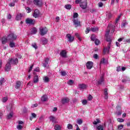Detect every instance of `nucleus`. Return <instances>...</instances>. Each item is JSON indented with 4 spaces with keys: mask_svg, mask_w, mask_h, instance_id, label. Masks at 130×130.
Wrapping results in <instances>:
<instances>
[{
    "mask_svg": "<svg viewBox=\"0 0 130 130\" xmlns=\"http://www.w3.org/2000/svg\"><path fill=\"white\" fill-rule=\"evenodd\" d=\"M17 63H18V58H16L13 59V58H10L5 66V70L6 72H9V71L11 70V67L12 64H17Z\"/></svg>",
    "mask_w": 130,
    "mask_h": 130,
    "instance_id": "nucleus-1",
    "label": "nucleus"
},
{
    "mask_svg": "<svg viewBox=\"0 0 130 130\" xmlns=\"http://www.w3.org/2000/svg\"><path fill=\"white\" fill-rule=\"evenodd\" d=\"M76 4H80V7L83 10H86L87 9V6L88 3L87 0H76Z\"/></svg>",
    "mask_w": 130,
    "mask_h": 130,
    "instance_id": "nucleus-2",
    "label": "nucleus"
},
{
    "mask_svg": "<svg viewBox=\"0 0 130 130\" xmlns=\"http://www.w3.org/2000/svg\"><path fill=\"white\" fill-rule=\"evenodd\" d=\"M110 29H111V33H114V31H115V26L114 25H112L111 24H109L107 27V31L106 32L105 36L107 37L109 34L110 33Z\"/></svg>",
    "mask_w": 130,
    "mask_h": 130,
    "instance_id": "nucleus-3",
    "label": "nucleus"
},
{
    "mask_svg": "<svg viewBox=\"0 0 130 130\" xmlns=\"http://www.w3.org/2000/svg\"><path fill=\"white\" fill-rule=\"evenodd\" d=\"M8 40L12 41L17 39V36L14 34H11L7 36Z\"/></svg>",
    "mask_w": 130,
    "mask_h": 130,
    "instance_id": "nucleus-4",
    "label": "nucleus"
},
{
    "mask_svg": "<svg viewBox=\"0 0 130 130\" xmlns=\"http://www.w3.org/2000/svg\"><path fill=\"white\" fill-rule=\"evenodd\" d=\"M40 35L41 36H44L45 34H46L48 32L47 28L46 27H40Z\"/></svg>",
    "mask_w": 130,
    "mask_h": 130,
    "instance_id": "nucleus-5",
    "label": "nucleus"
},
{
    "mask_svg": "<svg viewBox=\"0 0 130 130\" xmlns=\"http://www.w3.org/2000/svg\"><path fill=\"white\" fill-rule=\"evenodd\" d=\"M25 23L26 24H29V25H34L35 20L31 18H27L25 19Z\"/></svg>",
    "mask_w": 130,
    "mask_h": 130,
    "instance_id": "nucleus-6",
    "label": "nucleus"
},
{
    "mask_svg": "<svg viewBox=\"0 0 130 130\" xmlns=\"http://www.w3.org/2000/svg\"><path fill=\"white\" fill-rule=\"evenodd\" d=\"M66 37L67 39H68V41L69 42H73L74 40H75V37H72V35L71 34H68L66 35Z\"/></svg>",
    "mask_w": 130,
    "mask_h": 130,
    "instance_id": "nucleus-7",
    "label": "nucleus"
},
{
    "mask_svg": "<svg viewBox=\"0 0 130 130\" xmlns=\"http://www.w3.org/2000/svg\"><path fill=\"white\" fill-rule=\"evenodd\" d=\"M93 62L92 61H87L86 63V68L88 70H91V69L93 68Z\"/></svg>",
    "mask_w": 130,
    "mask_h": 130,
    "instance_id": "nucleus-8",
    "label": "nucleus"
},
{
    "mask_svg": "<svg viewBox=\"0 0 130 130\" xmlns=\"http://www.w3.org/2000/svg\"><path fill=\"white\" fill-rule=\"evenodd\" d=\"M104 83V74L100 77V79L98 81V84L99 85H102Z\"/></svg>",
    "mask_w": 130,
    "mask_h": 130,
    "instance_id": "nucleus-9",
    "label": "nucleus"
},
{
    "mask_svg": "<svg viewBox=\"0 0 130 130\" xmlns=\"http://www.w3.org/2000/svg\"><path fill=\"white\" fill-rule=\"evenodd\" d=\"M40 15V11H39L38 9L35 10L33 14V17H34V18H38Z\"/></svg>",
    "mask_w": 130,
    "mask_h": 130,
    "instance_id": "nucleus-10",
    "label": "nucleus"
},
{
    "mask_svg": "<svg viewBox=\"0 0 130 130\" xmlns=\"http://www.w3.org/2000/svg\"><path fill=\"white\" fill-rule=\"evenodd\" d=\"M73 23L75 27H79V26H81V22L78 20V19H74L73 20Z\"/></svg>",
    "mask_w": 130,
    "mask_h": 130,
    "instance_id": "nucleus-11",
    "label": "nucleus"
},
{
    "mask_svg": "<svg viewBox=\"0 0 130 130\" xmlns=\"http://www.w3.org/2000/svg\"><path fill=\"white\" fill-rule=\"evenodd\" d=\"M34 3L38 7H41L43 5L42 2L40 0H34Z\"/></svg>",
    "mask_w": 130,
    "mask_h": 130,
    "instance_id": "nucleus-12",
    "label": "nucleus"
},
{
    "mask_svg": "<svg viewBox=\"0 0 130 130\" xmlns=\"http://www.w3.org/2000/svg\"><path fill=\"white\" fill-rule=\"evenodd\" d=\"M67 51L66 50H62L60 53V55L62 57H64V58H67L68 57L67 56Z\"/></svg>",
    "mask_w": 130,
    "mask_h": 130,
    "instance_id": "nucleus-13",
    "label": "nucleus"
},
{
    "mask_svg": "<svg viewBox=\"0 0 130 130\" xmlns=\"http://www.w3.org/2000/svg\"><path fill=\"white\" fill-rule=\"evenodd\" d=\"M87 85L85 84H79L78 85V88L80 90H85V89H87Z\"/></svg>",
    "mask_w": 130,
    "mask_h": 130,
    "instance_id": "nucleus-14",
    "label": "nucleus"
},
{
    "mask_svg": "<svg viewBox=\"0 0 130 130\" xmlns=\"http://www.w3.org/2000/svg\"><path fill=\"white\" fill-rule=\"evenodd\" d=\"M62 104H67V103H69L70 102V99L68 98H64L61 100Z\"/></svg>",
    "mask_w": 130,
    "mask_h": 130,
    "instance_id": "nucleus-15",
    "label": "nucleus"
},
{
    "mask_svg": "<svg viewBox=\"0 0 130 130\" xmlns=\"http://www.w3.org/2000/svg\"><path fill=\"white\" fill-rule=\"evenodd\" d=\"M109 49H110V43L108 45L107 48H105L104 49V54H105L106 52L109 53Z\"/></svg>",
    "mask_w": 130,
    "mask_h": 130,
    "instance_id": "nucleus-16",
    "label": "nucleus"
},
{
    "mask_svg": "<svg viewBox=\"0 0 130 130\" xmlns=\"http://www.w3.org/2000/svg\"><path fill=\"white\" fill-rule=\"evenodd\" d=\"M50 121H52L53 123L56 122V118L53 116H51L49 117Z\"/></svg>",
    "mask_w": 130,
    "mask_h": 130,
    "instance_id": "nucleus-17",
    "label": "nucleus"
},
{
    "mask_svg": "<svg viewBox=\"0 0 130 130\" xmlns=\"http://www.w3.org/2000/svg\"><path fill=\"white\" fill-rule=\"evenodd\" d=\"M48 61H49V58H46L45 62L43 63V67H44V68H47V66H48Z\"/></svg>",
    "mask_w": 130,
    "mask_h": 130,
    "instance_id": "nucleus-18",
    "label": "nucleus"
},
{
    "mask_svg": "<svg viewBox=\"0 0 130 130\" xmlns=\"http://www.w3.org/2000/svg\"><path fill=\"white\" fill-rule=\"evenodd\" d=\"M8 40H8V37H7V38L3 37L2 39V44H6V43H7V42H8Z\"/></svg>",
    "mask_w": 130,
    "mask_h": 130,
    "instance_id": "nucleus-19",
    "label": "nucleus"
},
{
    "mask_svg": "<svg viewBox=\"0 0 130 130\" xmlns=\"http://www.w3.org/2000/svg\"><path fill=\"white\" fill-rule=\"evenodd\" d=\"M47 99H48V98H47V95H44L42 96L41 101H42L43 102H45L46 101H47Z\"/></svg>",
    "mask_w": 130,
    "mask_h": 130,
    "instance_id": "nucleus-20",
    "label": "nucleus"
},
{
    "mask_svg": "<svg viewBox=\"0 0 130 130\" xmlns=\"http://www.w3.org/2000/svg\"><path fill=\"white\" fill-rule=\"evenodd\" d=\"M39 81V78L38 76L37 75H36L34 77V83L35 84H36L37 83H38Z\"/></svg>",
    "mask_w": 130,
    "mask_h": 130,
    "instance_id": "nucleus-21",
    "label": "nucleus"
},
{
    "mask_svg": "<svg viewBox=\"0 0 130 130\" xmlns=\"http://www.w3.org/2000/svg\"><path fill=\"white\" fill-rule=\"evenodd\" d=\"M107 88L105 89L104 95H105V99H108V92H107Z\"/></svg>",
    "mask_w": 130,
    "mask_h": 130,
    "instance_id": "nucleus-22",
    "label": "nucleus"
},
{
    "mask_svg": "<svg viewBox=\"0 0 130 130\" xmlns=\"http://www.w3.org/2000/svg\"><path fill=\"white\" fill-rule=\"evenodd\" d=\"M20 87H21V82L17 81L16 82V85H15L16 89H19Z\"/></svg>",
    "mask_w": 130,
    "mask_h": 130,
    "instance_id": "nucleus-23",
    "label": "nucleus"
},
{
    "mask_svg": "<svg viewBox=\"0 0 130 130\" xmlns=\"http://www.w3.org/2000/svg\"><path fill=\"white\" fill-rule=\"evenodd\" d=\"M41 40L43 44H44V45H45V44H47L48 41L47 39H46V38L41 39Z\"/></svg>",
    "mask_w": 130,
    "mask_h": 130,
    "instance_id": "nucleus-24",
    "label": "nucleus"
},
{
    "mask_svg": "<svg viewBox=\"0 0 130 130\" xmlns=\"http://www.w3.org/2000/svg\"><path fill=\"white\" fill-rule=\"evenodd\" d=\"M22 19V14H18L16 16V20L17 21H20Z\"/></svg>",
    "mask_w": 130,
    "mask_h": 130,
    "instance_id": "nucleus-25",
    "label": "nucleus"
},
{
    "mask_svg": "<svg viewBox=\"0 0 130 130\" xmlns=\"http://www.w3.org/2000/svg\"><path fill=\"white\" fill-rule=\"evenodd\" d=\"M65 9L67 10H71L72 9V5L71 4H67L64 6Z\"/></svg>",
    "mask_w": 130,
    "mask_h": 130,
    "instance_id": "nucleus-26",
    "label": "nucleus"
},
{
    "mask_svg": "<svg viewBox=\"0 0 130 130\" xmlns=\"http://www.w3.org/2000/svg\"><path fill=\"white\" fill-rule=\"evenodd\" d=\"M10 47H16V44L14 42H11L9 44Z\"/></svg>",
    "mask_w": 130,
    "mask_h": 130,
    "instance_id": "nucleus-27",
    "label": "nucleus"
},
{
    "mask_svg": "<svg viewBox=\"0 0 130 130\" xmlns=\"http://www.w3.org/2000/svg\"><path fill=\"white\" fill-rule=\"evenodd\" d=\"M37 33V29L34 27L31 29V34H36Z\"/></svg>",
    "mask_w": 130,
    "mask_h": 130,
    "instance_id": "nucleus-28",
    "label": "nucleus"
},
{
    "mask_svg": "<svg viewBox=\"0 0 130 130\" xmlns=\"http://www.w3.org/2000/svg\"><path fill=\"white\" fill-rule=\"evenodd\" d=\"M43 80L45 83H48V82H49V78H48V77L45 76L43 78Z\"/></svg>",
    "mask_w": 130,
    "mask_h": 130,
    "instance_id": "nucleus-29",
    "label": "nucleus"
},
{
    "mask_svg": "<svg viewBox=\"0 0 130 130\" xmlns=\"http://www.w3.org/2000/svg\"><path fill=\"white\" fill-rule=\"evenodd\" d=\"M98 123H100V120L99 119H96L95 121H94L93 122V124H98Z\"/></svg>",
    "mask_w": 130,
    "mask_h": 130,
    "instance_id": "nucleus-30",
    "label": "nucleus"
},
{
    "mask_svg": "<svg viewBox=\"0 0 130 130\" xmlns=\"http://www.w3.org/2000/svg\"><path fill=\"white\" fill-rule=\"evenodd\" d=\"M106 37L107 38V41L109 42L108 45H109V44H110V45H111V39H110L109 36Z\"/></svg>",
    "mask_w": 130,
    "mask_h": 130,
    "instance_id": "nucleus-31",
    "label": "nucleus"
},
{
    "mask_svg": "<svg viewBox=\"0 0 130 130\" xmlns=\"http://www.w3.org/2000/svg\"><path fill=\"white\" fill-rule=\"evenodd\" d=\"M98 130H104V128L103 127V125H100L97 127Z\"/></svg>",
    "mask_w": 130,
    "mask_h": 130,
    "instance_id": "nucleus-32",
    "label": "nucleus"
},
{
    "mask_svg": "<svg viewBox=\"0 0 130 130\" xmlns=\"http://www.w3.org/2000/svg\"><path fill=\"white\" fill-rule=\"evenodd\" d=\"M13 114H14V113H13V112L10 113L8 115V116H7L8 119H10V118H12V117H13Z\"/></svg>",
    "mask_w": 130,
    "mask_h": 130,
    "instance_id": "nucleus-33",
    "label": "nucleus"
},
{
    "mask_svg": "<svg viewBox=\"0 0 130 130\" xmlns=\"http://www.w3.org/2000/svg\"><path fill=\"white\" fill-rule=\"evenodd\" d=\"M67 84H68V85H70V86H72L73 85V84H74V80H70L68 82Z\"/></svg>",
    "mask_w": 130,
    "mask_h": 130,
    "instance_id": "nucleus-34",
    "label": "nucleus"
},
{
    "mask_svg": "<svg viewBox=\"0 0 130 130\" xmlns=\"http://www.w3.org/2000/svg\"><path fill=\"white\" fill-rule=\"evenodd\" d=\"M54 129L55 130H60V126L59 125H55L54 126Z\"/></svg>",
    "mask_w": 130,
    "mask_h": 130,
    "instance_id": "nucleus-35",
    "label": "nucleus"
},
{
    "mask_svg": "<svg viewBox=\"0 0 130 130\" xmlns=\"http://www.w3.org/2000/svg\"><path fill=\"white\" fill-rule=\"evenodd\" d=\"M91 40H92V41H95V40H96V38L95 37V35H92L90 38Z\"/></svg>",
    "mask_w": 130,
    "mask_h": 130,
    "instance_id": "nucleus-36",
    "label": "nucleus"
},
{
    "mask_svg": "<svg viewBox=\"0 0 130 130\" xmlns=\"http://www.w3.org/2000/svg\"><path fill=\"white\" fill-rule=\"evenodd\" d=\"M67 128L68 129H73V125L71 124H68L67 125Z\"/></svg>",
    "mask_w": 130,
    "mask_h": 130,
    "instance_id": "nucleus-37",
    "label": "nucleus"
},
{
    "mask_svg": "<svg viewBox=\"0 0 130 130\" xmlns=\"http://www.w3.org/2000/svg\"><path fill=\"white\" fill-rule=\"evenodd\" d=\"M94 41L95 45H99V44L100 43V41H99V40L98 39H95V40Z\"/></svg>",
    "mask_w": 130,
    "mask_h": 130,
    "instance_id": "nucleus-38",
    "label": "nucleus"
},
{
    "mask_svg": "<svg viewBox=\"0 0 130 130\" xmlns=\"http://www.w3.org/2000/svg\"><path fill=\"white\" fill-rule=\"evenodd\" d=\"M91 31H92V32H96V31H97V30H98V28H96V27H91V28L90 29Z\"/></svg>",
    "mask_w": 130,
    "mask_h": 130,
    "instance_id": "nucleus-39",
    "label": "nucleus"
},
{
    "mask_svg": "<svg viewBox=\"0 0 130 130\" xmlns=\"http://www.w3.org/2000/svg\"><path fill=\"white\" fill-rule=\"evenodd\" d=\"M16 127L17 129L21 130L22 129V128H23V126H22L21 125H17Z\"/></svg>",
    "mask_w": 130,
    "mask_h": 130,
    "instance_id": "nucleus-40",
    "label": "nucleus"
},
{
    "mask_svg": "<svg viewBox=\"0 0 130 130\" xmlns=\"http://www.w3.org/2000/svg\"><path fill=\"white\" fill-rule=\"evenodd\" d=\"M79 17V14L77 13H74L73 14V18L75 19V18H78Z\"/></svg>",
    "mask_w": 130,
    "mask_h": 130,
    "instance_id": "nucleus-41",
    "label": "nucleus"
},
{
    "mask_svg": "<svg viewBox=\"0 0 130 130\" xmlns=\"http://www.w3.org/2000/svg\"><path fill=\"white\" fill-rule=\"evenodd\" d=\"M87 99L89 101H91L93 99V97L92 96V95H91V94H89L88 96Z\"/></svg>",
    "mask_w": 130,
    "mask_h": 130,
    "instance_id": "nucleus-42",
    "label": "nucleus"
},
{
    "mask_svg": "<svg viewBox=\"0 0 130 130\" xmlns=\"http://www.w3.org/2000/svg\"><path fill=\"white\" fill-rule=\"evenodd\" d=\"M60 73H61V76H67V75L66 71H61L60 72Z\"/></svg>",
    "mask_w": 130,
    "mask_h": 130,
    "instance_id": "nucleus-43",
    "label": "nucleus"
},
{
    "mask_svg": "<svg viewBox=\"0 0 130 130\" xmlns=\"http://www.w3.org/2000/svg\"><path fill=\"white\" fill-rule=\"evenodd\" d=\"M77 123L78 124H82L83 123V120H82V119H78L77 120Z\"/></svg>",
    "mask_w": 130,
    "mask_h": 130,
    "instance_id": "nucleus-44",
    "label": "nucleus"
},
{
    "mask_svg": "<svg viewBox=\"0 0 130 130\" xmlns=\"http://www.w3.org/2000/svg\"><path fill=\"white\" fill-rule=\"evenodd\" d=\"M3 83H5V79L2 78L0 80V85H3Z\"/></svg>",
    "mask_w": 130,
    "mask_h": 130,
    "instance_id": "nucleus-45",
    "label": "nucleus"
},
{
    "mask_svg": "<svg viewBox=\"0 0 130 130\" xmlns=\"http://www.w3.org/2000/svg\"><path fill=\"white\" fill-rule=\"evenodd\" d=\"M117 121L119 122H123V121H124V120H123V119L118 118H117Z\"/></svg>",
    "mask_w": 130,
    "mask_h": 130,
    "instance_id": "nucleus-46",
    "label": "nucleus"
},
{
    "mask_svg": "<svg viewBox=\"0 0 130 130\" xmlns=\"http://www.w3.org/2000/svg\"><path fill=\"white\" fill-rule=\"evenodd\" d=\"M25 9L26 10V12H27V13H31V9L30 8L26 7Z\"/></svg>",
    "mask_w": 130,
    "mask_h": 130,
    "instance_id": "nucleus-47",
    "label": "nucleus"
},
{
    "mask_svg": "<svg viewBox=\"0 0 130 130\" xmlns=\"http://www.w3.org/2000/svg\"><path fill=\"white\" fill-rule=\"evenodd\" d=\"M32 46L34 47V48H35V49H37V45L36 43L32 44Z\"/></svg>",
    "mask_w": 130,
    "mask_h": 130,
    "instance_id": "nucleus-48",
    "label": "nucleus"
},
{
    "mask_svg": "<svg viewBox=\"0 0 130 130\" xmlns=\"http://www.w3.org/2000/svg\"><path fill=\"white\" fill-rule=\"evenodd\" d=\"M8 101V98L5 97L3 99V102L5 103V102H7Z\"/></svg>",
    "mask_w": 130,
    "mask_h": 130,
    "instance_id": "nucleus-49",
    "label": "nucleus"
},
{
    "mask_svg": "<svg viewBox=\"0 0 130 130\" xmlns=\"http://www.w3.org/2000/svg\"><path fill=\"white\" fill-rule=\"evenodd\" d=\"M87 103H88V102L87 101V100H84L83 101H82V104L83 105H86V104H87Z\"/></svg>",
    "mask_w": 130,
    "mask_h": 130,
    "instance_id": "nucleus-50",
    "label": "nucleus"
},
{
    "mask_svg": "<svg viewBox=\"0 0 130 130\" xmlns=\"http://www.w3.org/2000/svg\"><path fill=\"white\" fill-rule=\"evenodd\" d=\"M127 24V22H126V21H124L122 24V26L123 27H125V26H126Z\"/></svg>",
    "mask_w": 130,
    "mask_h": 130,
    "instance_id": "nucleus-51",
    "label": "nucleus"
},
{
    "mask_svg": "<svg viewBox=\"0 0 130 130\" xmlns=\"http://www.w3.org/2000/svg\"><path fill=\"white\" fill-rule=\"evenodd\" d=\"M10 7H15V1L14 2H12L11 3L9 4Z\"/></svg>",
    "mask_w": 130,
    "mask_h": 130,
    "instance_id": "nucleus-52",
    "label": "nucleus"
},
{
    "mask_svg": "<svg viewBox=\"0 0 130 130\" xmlns=\"http://www.w3.org/2000/svg\"><path fill=\"white\" fill-rule=\"evenodd\" d=\"M123 128V125H120L118 126V129H122Z\"/></svg>",
    "mask_w": 130,
    "mask_h": 130,
    "instance_id": "nucleus-53",
    "label": "nucleus"
},
{
    "mask_svg": "<svg viewBox=\"0 0 130 130\" xmlns=\"http://www.w3.org/2000/svg\"><path fill=\"white\" fill-rule=\"evenodd\" d=\"M31 116H32L34 118H36L37 115H36V114H35V113H32Z\"/></svg>",
    "mask_w": 130,
    "mask_h": 130,
    "instance_id": "nucleus-54",
    "label": "nucleus"
},
{
    "mask_svg": "<svg viewBox=\"0 0 130 130\" xmlns=\"http://www.w3.org/2000/svg\"><path fill=\"white\" fill-rule=\"evenodd\" d=\"M98 6H99V8H102V7H103V3H102V2H100L98 4Z\"/></svg>",
    "mask_w": 130,
    "mask_h": 130,
    "instance_id": "nucleus-55",
    "label": "nucleus"
},
{
    "mask_svg": "<svg viewBox=\"0 0 130 130\" xmlns=\"http://www.w3.org/2000/svg\"><path fill=\"white\" fill-rule=\"evenodd\" d=\"M34 71L35 72H37L38 73H39V72H40V70L39 69V67H37L36 69H35Z\"/></svg>",
    "mask_w": 130,
    "mask_h": 130,
    "instance_id": "nucleus-56",
    "label": "nucleus"
},
{
    "mask_svg": "<svg viewBox=\"0 0 130 130\" xmlns=\"http://www.w3.org/2000/svg\"><path fill=\"white\" fill-rule=\"evenodd\" d=\"M120 17H121V15H119L118 17L116 19V23H117L118 21H119V19H120Z\"/></svg>",
    "mask_w": 130,
    "mask_h": 130,
    "instance_id": "nucleus-57",
    "label": "nucleus"
},
{
    "mask_svg": "<svg viewBox=\"0 0 130 130\" xmlns=\"http://www.w3.org/2000/svg\"><path fill=\"white\" fill-rule=\"evenodd\" d=\"M33 67H34V64L31 65V66L30 67V68H29V70H28V73H30V72L31 71H32V69H33Z\"/></svg>",
    "mask_w": 130,
    "mask_h": 130,
    "instance_id": "nucleus-58",
    "label": "nucleus"
},
{
    "mask_svg": "<svg viewBox=\"0 0 130 130\" xmlns=\"http://www.w3.org/2000/svg\"><path fill=\"white\" fill-rule=\"evenodd\" d=\"M37 106H38V104H35L32 105L31 107H32V108H35V107H37Z\"/></svg>",
    "mask_w": 130,
    "mask_h": 130,
    "instance_id": "nucleus-59",
    "label": "nucleus"
},
{
    "mask_svg": "<svg viewBox=\"0 0 130 130\" xmlns=\"http://www.w3.org/2000/svg\"><path fill=\"white\" fill-rule=\"evenodd\" d=\"M90 32V28H87L86 30H85V33L86 34H88Z\"/></svg>",
    "mask_w": 130,
    "mask_h": 130,
    "instance_id": "nucleus-60",
    "label": "nucleus"
},
{
    "mask_svg": "<svg viewBox=\"0 0 130 130\" xmlns=\"http://www.w3.org/2000/svg\"><path fill=\"white\" fill-rule=\"evenodd\" d=\"M93 57H94V58H95V59H98V54H95L93 55Z\"/></svg>",
    "mask_w": 130,
    "mask_h": 130,
    "instance_id": "nucleus-61",
    "label": "nucleus"
},
{
    "mask_svg": "<svg viewBox=\"0 0 130 130\" xmlns=\"http://www.w3.org/2000/svg\"><path fill=\"white\" fill-rule=\"evenodd\" d=\"M4 115V113L3 112V111L0 110V118H2V116Z\"/></svg>",
    "mask_w": 130,
    "mask_h": 130,
    "instance_id": "nucleus-62",
    "label": "nucleus"
},
{
    "mask_svg": "<svg viewBox=\"0 0 130 130\" xmlns=\"http://www.w3.org/2000/svg\"><path fill=\"white\" fill-rule=\"evenodd\" d=\"M117 115H121V111H118L116 112Z\"/></svg>",
    "mask_w": 130,
    "mask_h": 130,
    "instance_id": "nucleus-63",
    "label": "nucleus"
},
{
    "mask_svg": "<svg viewBox=\"0 0 130 130\" xmlns=\"http://www.w3.org/2000/svg\"><path fill=\"white\" fill-rule=\"evenodd\" d=\"M16 56L17 57H18V58H22V55H21L20 54H17Z\"/></svg>",
    "mask_w": 130,
    "mask_h": 130,
    "instance_id": "nucleus-64",
    "label": "nucleus"
}]
</instances>
